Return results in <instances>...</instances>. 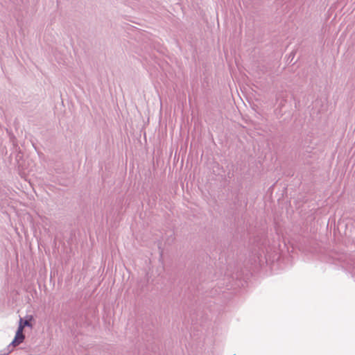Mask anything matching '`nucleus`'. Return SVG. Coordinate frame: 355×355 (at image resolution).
<instances>
[{
  "label": "nucleus",
  "mask_w": 355,
  "mask_h": 355,
  "mask_svg": "<svg viewBox=\"0 0 355 355\" xmlns=\"http://www.w3.org/2000/svg\"><path fill=\"white\" fill-rule=\"evenodd\" d=\"M31 326L32 324L29 320H23L22 318H20L19 327L16 331L15 336L8 347H10V346H12V347H15L21 344L25 338V336L23 333L24 327Z\"/></svg>",
  "instance_id": "1"
}]
</instances>
